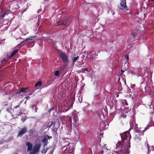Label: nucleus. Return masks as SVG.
<instances>
[{"instance_id": "nucleus-25", "label": "nucleus", "mask_w": 154, "mask_h": 154, "mask_svg": "<svg viewBox=\"0 0 154 154\" xmlns=\"http://www.w3.org/2000/svg\"><path fill=\"white\" fill-rule=\"evenodd\" d=\"M132 35L133 38H135L136 36L137 35V32L134 33V32H133Z\"/></svg>"}, {"instance_id": "nucleus-33", "label": "nucleus", "mask_w": 154, "mask_h": 154, "mask_svg": "<svg viewBox=\"0 0 154 154\" xmlns=\"http://www.w3.org/2000/svg\"><path fill=\"white\" fill-rule=\"evenodd\" d=\"M20 107V105H19L16 106H15L14 107V108L15 109H16L17 108H19Z\"/></svg>"}, {"instance_id": "nucleus-17", "label": "nucleus", "mask_w": 154, "mask_h": 154, "mask_svg": "<svg viewBox=\"0 0 154 154\" xmlns=\"http://www.w3.org/2000/svg\"><path fill=\"white\" fill-rule=\"evenodd\" d=\"M42 84V82L41 81H39L36 83L35 85V87H37L38 86H40Z\"/></svg>"}, {"instance_id": "nucleus-42", "label": "nucleus", "mask_w": 154, "mask_h": 154, "mask_svg": "<svg viewBox=\"0 0 154 154\" xmlns=\"http://www.w3.org/2000/svg\"><path fill=\"white\" fill-rule=\"evenodd\" d=\"M52 109L49 110V111L50 112L51 110Z\"/></svg>"}, {"instance_id": "nucleus-40", "label": "nucleus", "mask_w": 154, "mask_h": 154, "mask_svg": "<svg viewBox=\"0 0 154 154\" xmlns=\"http://www.w3.org/2000/svg\"><path fill=\"white\" fill-rule=\"evenodd\" d=\"M27 99H28V98H29V97H26Z\"/></svg>"}, {"instance_id": "nucleus-37", "label": "nucleus", "mask_w": 154, "mask_h": 154, "mask_svg": "<svg viewBox=\"0 0 154 154\" xmlns=\"http://www.w3.org/2000/svg\"><path fill=\"white\" fill-rule=\"evenodd\" d=\"M147 69H144L143 70V71H144V72H147Z\"/></svg>"}, {"instance_id": "nucleus-35", "label": "nucleus", "mask_w": 154, "mask_h": 154, "mask_svg": "<svg viewBox=\"0 0 154 154\" xmlns=\"http://www.w3.org/2000/svg\"><path fill=\"white\" fill-rule=\"evenodd\" d=\"M85 2V5H88V3L87 2ZM91 4V3H88V4Z\"/></svg>"}, {"instance_id": "nucleus-3", "label": "nucleus", "mask_w": 154, "mask_h": 154, "mask_svg": "<svg viewBox=\"0 0 154 154\" xmlns=\"http://www.w3.org/2000/svg\"><path fill=\"white\" fill-rule=\"evenodd\" d=\"M60 56L65 64L67 65L69 63L68 56L64 53L62 52L60 54Z\"/></svg>"}, {"instance_id": "nucleus-15", "label": "nucleus", "mask_w": 154, "mask_h": 154, "mask_svg": "<svg viewBox=\"0 0 154 154\" xmlns=\"http://www.w3.org/2000/svg\"><path fill=\"white\" fill-rule=\"evenodd\" d=\"M6 14H4L1 10L0 11V19L3 18L5 16Z\"/></svg>"}, {"instance_id": "nucleus-8", "label": "nucleus", "mask_w": 154, "mask_h": 154, "mask_svg": "<svg viewBox=\"0 0 154 154\" xmlns=\"http://www.w3.org/2000/svg\"><path fill=\"white\" fill-rule=\"evenodd\" d=\"M28 91H30L31 90L29 89V88L28 87L26 88H21L20 89V91H19L18 93L26 92H27Z\"/></svg>"}, {"instance_id": "nucleus-24", "label": "nucleus", "mask_w": 154, "mask_h": 154, "mask_svg": "<svg viewBox=\"0 0 154 154\" xmlns=\"http://www.w3.org/2000/svg\"><path fill=\"white\" fill-rule=\"evenodd\" d=\"M79 59V57L78 56L75 57L73 59V63H75L77 60Z\"/></svg>"}, {"instance_id": "nucleus-18", "label": "nucleus", "mask_w": 154, "mask_h": 154, "mask_svg": "<svg viewBox=\"0 0 154 154\" xmlns=\"http://www.w3.org/2000/svg\"><path fill=\"white\" fill-rule=\"evenodd\" d=\"M122 103L124 105H125L127 106L128 105L127 101L125 99L122 100Z\"/></svg>"}, {"instance_id": "nucleus-28", "label": "nucleus", "mask_w": 154, "mask_h": 154, "mask_svg": "<svg viewBox=\"0 0 154 154\" xmlns=\"http://www.w3.org/2000/svg\"><path fill=\"white\" fill-rule=\"evenodd\" d=\"M6 110L8 112H11V110L12 109H11V108H7Z\"/></svg>"}, {"instance_id": "nucleus-44", "label": "nucleus", "mask_w": 154, "mask_h": 154, "mask_svg": "<svg viewBox=\"0 0 154 154\" xmlns=\"http://www.w3.org/2000/svg\"><path fill=\"white\" fill-rule=\"evenodd\" d=\"M114 14V13H113L112 14V15H113Z\"/></svg>"}, {"instance_id": "nucleus-5", "label": "nucleus", "mask_w": 154, "mask_h": 154, "mask_svg": "<svg viewBox=\"0 0 154 154\" xmlns=\"http://www.w3.org/2000/svg\"><path fill=\"white\" fill-rule=\"evenodd\" d=\"M27 131V128L26 127L23 128L19 131L17 135L18 137H21L24 134H25Z\"/></svg>"}, {"instance_id": "nucleus-39", "label": "nucleus", "mask_w": 154, "mask_h": 154, "mask_svg": "<svg viewBox=\"0 0 154 154\" xmlns=\"http://www.w3.org/2000/svg\"><path fill=\"white\" fill-rule=\"evenodd\" d=\"M32 92H34V90H32Z\"/></svg>"}, {"instance_id": "nucleus-14", "label": "nucleus", "mask_w": 154, "mask_h": 154, "mask_svg": "<svg viewBox=\"0 0 154 154\" xmlns=\"http://www.w3.org/2000/svg\"><path fill=\"white\" fill-rule=\"evenodd\" d=\"M18 49H16L13 51L11 53V55L8 58H10L13 57L18 51Z\"/></svg>"}, {"instance_id": "nucleus-31", "label": "nucleus", "mask_w": 154, "mask_h": 154, "mask_svg": "<svg viewBox=\"0 0 154 154\" xmlns=\"http://www.w3.org/2000/svg\"><path fill=\"white\" fill-rule=\"evenodd\" d=\"M7 59H3L2 60V63L3 62H6L7 61Z\"/></svg>"}, {"instance_id": "nucleus-13", "label": "nucleus", "mask_w": 154, "mask_h": 154, "mask_svg": "<svg viewBox=\"0 0 154 154\" xmlns=\"http://www.w3.org/2000/svg\"><path fill=\"white\" fill-rule=\"evenodd\" d=\"M72 119L73 120V124H75L76 123V122L78 120V118L77 116L75 115H73Z\"/></svg>"}, {"instance_id": "nucleus-30", "label": "nucleus", "mask_w": 154, "mask_h": 154, "mask_svg": "<svg viewBox=\"0 0 154 154\" xmlns=\"http://www.w3.org/2000/svg\"><path fill=\"white\" fill-rule=\"evenodd\" d=\"M125 58L127 59V60H128L129 59V56L128 55H126L125 56Z\"/></svg>"}, {"instance_id": "nucleus-22", "label": "nucleus", "mask_w": 154, "mask_h": 154, "mask_svg": "<svg viewBox=\"0 0 154 154\" xmlns=\"http://www.w3.org/2000/svg\"><path fill=\"white\" fill-rule=\"evenodd\" d=\"M64 25V23L63 21H60L57 22V26H59L61 25Z\"/></svg>"}, {"instance_id": "nucleus-41", "label": "nucleus", "mask_w": 154, "mask_h": 154, "mask_svg": "<svg viewBox=\"0 0 154 154\" xmlns=\"http://www.w3.org/2000/svg\"><path fill=\"white\" fill-rule=\"evenodd\" d=\"M102 152L103 153H105V152H104V150H103L102 151Z\"/></svg>"}, {"instance_id": "nucleus-10", "label": "nucleus", "mask_w": 154, "mask_h": 154, "mask_svg": "<svg viewBox=\"0 0 154 154\" xmlns=\"http://www.w3.org/2000/svg\"><path fill=\"white\" fill-rule=\"evenodd\" d=\"M66 122L67 124L72 127V122L71 118L68 116L66 118Z\"/></svg>"}, {"instance_id": "nucleus-43", "label": "nucleus", "mask_w": 154, "mask_h": 154, "mask_svg": "<svg viewBox=\"0 0 154 154\" xmlns=\"http://www.w3.org/2000/svg\"><path fill=\"white\" fill-rule=\"evenodd\" d=\"M107 151H108V152H109V151L110 150H109V149H108V150H107Z\"/></svg>"}, {"instance_id": "nucleus-23", "label": "nucleus", "mask_w": 154, "mask_h": 154, "mask_svg": "<svg viewBox=\"0 0 154 154\" xmlns=\"http://www.w3.org/2000/svg\"><path fill=\"white\" fill-rule=\"evenodd\" d=\"M55 75L57 76H59V72L58 70H57L55 71Z\"/></svg>"}, {"instance_id": "nucleus-27", "label": "nucleus", "mask_w": 154, "mask_h": 154, "mask_svg": "<svg viewBox=\"0 0 154 154\" xmlns=\"http://www.w3.org/2000/svg\"><path fill=\"white\" fill-rule=\"evenodd\" d=\"M11 11L10 10H8L4 12V14H6V15H7L8 14H9L10 13Z\"/></svg>"}, {"instance_id": "nucleus-6", "label": "nucleus", "mask_w": 154, "mask_h": 154, "mask_svg": "<svg viewBox=\"0 0 154 154\" xmlns=\"http://www.w3.org/2000/svg\"><path fill=\"white\" fill-rule=\"evenodd\" d=\"M149 145L146 141L145 145L143 149V151L146 153V154H149Z\"/></svg>"}, {"instance_id": "nucleus-19", "label": "nucleus", "mask_w": 154, "mask_h": 154, "mask_svg": "<svg viewBox=\"0 0 154 154\" xmlns=\"http://www.w3.org/2000/svg\"><path fill=\"white\" fill-rule=\"evenodd\" d=\"M48 139L46 138H44L42 140V142L43 143H44L45 144V146L47 145V144L46 143L48 141Z\"/></svg>"}, {"instance_id": "nucleus-16", "label": "nucleus", "mask_w": 154, "mask_h": 154, "mask_svg": "<svg viewBox=\"0 0 154 154\" xmlns=\"http://www.w3.org/2000/svg\"><path fill=\"white\" fill-rule=\"evenodd\" d=\"M55 123H54L52 122H50L48 123V127H49V128H50L52 125H53L54 126L55 125Z\"/></svg>"}, {"instance_id": "nucleus-20", "label": "nucleus", "mask_w": 154, "mask_h": 154, "mask_svg": "<svg viewBox=\"0 0 154 154\" xmlns=\"http://www.w3.org/2000/svg\"><path fill=\"white\" fill-rule=\"evenodd\" d=\"M151 87L150 86L149 87L148 86H146L145 87V89L146 90V91H151Z\"/></svg>"}, {"instance_id": "nucleus-34", "label": "nucleus", "mask_w": 154, "mask_h": 154, "mask_svg": "<svg viewBox=\"0 0 154 154\" xmlns=\"http://www.w3.org/2000/svg\"><path fill=\"white\" fill-rule=\"evenodd\" d=\"M33 130L32 129H31L29 130V133H31V134H32L33 133Z\"/></svg>"}, {"instance_id": "nucleus-2", "label": "nucleus", "mask_w": 154, "mask_h": 154, "mask_svg": "<svg viewBox=\"0 0 154 154\" xmlns=\"http://www.w3.org/2000/svg\"><path fill=\"white\" fill-rule=\"evenodd\" d=\"M67 145L68 148L66 147V145H64L63 148L64 149V154H74L73 151L75 148L74 144L69 143Z\"/></svg>"}, {"instance_id": "nucleus-38", "label": "nucleus", "mask_w": 154, "mask_h": 154, "mask_svg": "<svg viewBox=\"0 0 154 154\" xmlns=\"http://www.w3.org/2000/svg\"><path fill=\"white\" fill-rule=\"evenodd\" d=\"M121 72H122V73H123L124 72V71H123V70H122H122H121Z\"/></svg>"}, {"instance_id": "nucleus-9", "label": "nucleus", "mask_w": 154, "mask_h": 154, "mask_svg": "<svg viewBox=\"0 0 154 154\" xmlns=\"http://www.w3.org/2000/svg\"><path fill=\"white\" fill-rule=\"evenodd\" d=\"M35 36H32L31 37H29L28 38L24 40L23 41L20 43L18 44L17 45V47H18L19 46H20V45L23 43H24L25 42H26V41L27 40H32V39L35 38Z\"/></svg>"}, {"instance_id": "nucleus-26", "label": "nucleus", "mask_w": 154, "mask_h": 154, "mask_svg": "<svg viewBox=\"0 0 154 154\" xmlns=\"http://www.w3.org/2000/svg\"><path fill=\"white\" fill-rule=\"evenodd\" d=\"M26 116L25 117H22L21 118V120L23 122H24L26 120Z\"/></svg>"}, {"instance_id": "nucleus-29", "label": "nucleus", "mask_w": 154, "mask_h": 154, "mask_svg": "<svg viewBox=\"0 0 154 154\" xmlns=\"http://www.w3.org/2000/svg\"><path fill=\"white\" fill-rule=\"evenodd\" d=\"M85 69L82 68L80 71L81 72L83 73L85 72Z\"/></svg>"}, {"instance_id": "nucleus-12", "label": "nucleus", "mask_w": 154, "mask_h": 154, "mask_svg": "<svg viewBox=\"0 0 154 154\" xmlns=\"http://www.w3.org/2000/svg\"><path fill=\"white\" fill-rule=\"evenodd\" d=\"M39 149L40 146L39 144H36L33 148L34 152L35 153L38 152L39 151Z\"/></svg>"}, {"instance_id": "nucleus-36", "label": "nucleus", "mask_w": 154, "mask_h": 154, "mask_svg": "<svg viewBox=\"0 0 154 154\" xmlns=\"http://www.w3.org/2000/svg\"><path fill=\"white\" fill-rule=\"evenodd\" d=\"M85 71H88V70H87V68H86V69H85Z\"/></svg>"}, {"instance_id": "nucleus-21", "label": "nucleus", "mask_w": 154, "mask_h": 154, "mask_svg": "<svg viewBox=\"0 0 154 154\" xmlns=\"http://www.w3.org/2000/svg\"><path fill=\"white\" fill-rule=\"evenodd\" d=\"M69 21V19L68 18L66 19L65 20L63 21L64 25H65V26H66V24L68 22V21Z\"/></svg>"}, {"instance_id": "nucleus-1", "label": "nucleus", "mask_w": 154, "mask_h": 154, "mask_svg": "<svg viewBox=\"0 0 154 154\" xmlns=\"http://www.w3.org/2000/svg\"><path fill=\"white\" fill-rule=\"evenodd\" d=\"M121 141H118L116 144L115 151L113 154H129V149L130 147V133L125 132L120 134Z\"/></svg>"}, {"instance_id": "nucleus-11", "label": "nucleus", "mask_w": 154, "mask_h": 154, "mask_svg": "<svg viewBox=\"0 0 154 154\" xmlns=\"http://www.w3.org/2000/svg\"><path fill=\"white\" fill-rule=\"evenodd\" d=\"M26 145L28 146L27 151H31L32 147V144L29 142H28L26 143Z\"/></svg>"}, {"instance_id": "nucleus-4", "label": "nucleus", "mask_w": 154, "mask_h": 154, "mask_svg": "<svg viewBox=\"0 0 154 154\" xmlns=\"http://www.w3.org/2000/svg\"><path fill=\"white\" fill-rule=\"evenodd\" d=\"M118 8L120 9L126 10L127 9V7L126 5V1H121V2L118 5Z\"/></svg>"}, {"instance_id": "nucleus-7", "label": "nucleus", "mask_w": 154, "mask_h": 154, "mask_svg": "<svg viewBox=\"0 0 154 154\" xmlns=\"http://www.w3.org/2000/svg\"><path fill=\"white\" fill-rule=\"evenodd\" d=\"M140 135L138 131H136L134 133V139L135 140L138 141L140 140L141 138L140 137Z\"/></svg>"}, {"instance_id": "nucleus-32", "label": "nucleus", "mask_w": 154, "mask_h": 154, "mask_svg": "<svg viewBox=\"0 0 154 154\" xmlns=\"http://www.w3.org/2000/svg\"><path fill=\"white\" fill-rule=\"evenodd\" d=\"M22 114V112L21 111H20L19 113L18 114H17V115H18V116H20L21 114Z\"/></svg>"}]
</instances>
